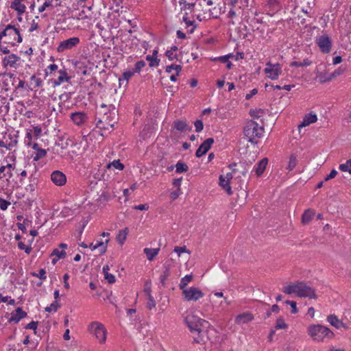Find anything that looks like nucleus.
I'll return each instance as SVG.
<instances>
[{
	"label": "nucleus",
	"mask_w": 351,
	"mask_h": 351,
	"mask_svg": "<svg viewBox=\"0 0 351 351\" xmlns=\"http://www.w3.org/2000/svg\"><path fill=\"white\" fill-rule=\"evenodd\" d=\"M308 334L313 337V340L321 341L324 337L332 339L335 335L330 329L321 324H313L308 328Z\"/></svg>",
	"instance_id": "obj_1"
},
{
	"label": "nucleus",
	"mask_w": 351,
	"mask_h": 351,
	"mask_svg": "<svg viewBox=\"0 0 351 351\" xmlns=\"http://www.w3.org/2000/svg\"><path fill=\"white\" fill-rule=\"evenodd\" d=\"M263 131V127L259 126L258 123L253 120L248 121L244 128V134L249 138L251 143H256L255 138H260Z\"/></svg>",
	"instance_id": "obj_2"
},
{
	"label": "nucleus",
	"mask_w": 351,
	"mask_h": 351,
	"mask_svg": "<svg viewBox=\"0 0 351 351\" xmlns=\"http://www.w3.org/2000/svg\"><path fill=\"white\" fill-rule=\"evenodd\" d=\"M89 330L94 334L95 337L101 343H104L106 340L107 330L104 326L98 322H93L89 327Z\"/></svg>",
	"instance_id": "obj_3"
},
{
	"label": "nucleus",
	"mask_w": 351,
	"mask_h": 351,
	"mask_svg": "<svg viewBox=\"0 0 351 351\" xmlns=\"http://www.w3.org/2000/svg\"><path fill=\"white\" fill-rule=\"evenodd\" d=\"M117 118L115 117L114 118V116H110L108 113L104 112L103 117L101 119H99L97 123L96 126L97 128L104 130H109L110 129L114 128V123H117Z\"/></svg>",
	"instance_id": "obj_4"
},
{
	"label": "nucleus",
	"mask_w": 351,
	"mask_h": 351,
	"mask_svg": "<svg viewBox=\"0 0 351 351\" xmlns=\"http://www.w3.org/2000/svg\"><path fill=\"white\" fill-rule=\"evenodd\" d=\"M298 297L309 298L310 299H317V295L315 293V289L312 287L307 285L304 281L299 282Z\"/></svg>",
	"instance_id": "obj_5"
},
{
	"label": "nucleus",
	"mask_w": 351,
	"mask_h": 351,
	"mask_svg": "<svg viewBox=\"0 0 351 351\" xmlns=\"http://www.w3.org/2000/svg\"><path fill=\"white\" fill-rule=\"evenodd\" d=\"M182 295L186 301H197L202 298L204 293L199 289L191 287L182 290Z\"/></svg>",
	"instance_id": "obj_6"
},
{
	"label": "nucleus",
	"mask_w": 351,
	"mask_h": 351,
	"mask_svg": "<svg viewBox=\"0 0 351 351\" xmlns=\"http://www.w3.org/2000/svg\"><path fill=\"white\" fill-rule=\"evenodd\" d=\"M316 43L323 53H327L330 51L332 42L328 35L320 36L317 38Z\"/></svg>",
	"instance_id": "obj_7"
},
{
	"label": "nucleus",
	"mask_w": 351,
	"mask_h": 351,
	"mask_svg": "<svg viewBox=\"0 0 351 351\" xmlns=\"http://www.w3.org/2000/svg\"><path fill=\"white\" fill-rule=\"evenodd\" d=\"M80 43L78 37H72L62 41L57 48L58 52H63L65 50L71 49Z\"/></svg>",
	"instance_id": "obj_8"
},
{
	"label": "nucleus",
	"mask_w": 351,
	"mask_h": 351,
	"mask_svg": "<svg viewBox=\"0 0 351 351\" xmlns=\"http://www.w3.org/2000/svg\"><path fill=\"white\" fill-rule=\"evenodd\" d=\"M172 132L176 130L181 132H191L192 126L189 125L186 120L176 119L171 125Z\"/></svg>",
	"instance_id": "obj_9"
},
{
	"label": "nucleus",
	"mask_w": 351,
	"mask_h": 351,
	"mask_svg": "<svg viewBox=\"0 0 351 351\" xmlns=\"http://www.w3.org/2000/svg\"><path fill=\"white\" fill-rule=\"evenodd\" d=\"M197 321H198V317L194 315H187L184 318V322L190 331H196L199 334L202 332V329L197 328Z\"/></svg>",
	"instance_id": "obj_10"
},
{
	"label": "nucleus",
	"mask_w": 351,
	"mask_h": 351,
	"mask_svg": "<svg viewBox=\"0 0 351 351\" xmlns=\"http://www.w3.org/2000/svg\"><path fill=\"white\" fill-rule=\"evenodd\" d=\"M51 180L57 186H63L66 182V176L60 171H54L51 175Z\"/></svg>",
	"instance_id": "obj_11"
},
{
	"label": "nucleus",
	"mask_w": 351,
	"mask_h": 351,
	"mask_svg": "<svg viewBox=\"0 0 351 351\" xmlns=\"http://www.w3.org/2000/svg\"><path fill=\"white\" fill-rule=\"evenodd\" d=\"M27 316V314L24 311L22 307H17L14 311L11 314L10 318L8 319V322L18 323L21 319Z\"/></svg>",
	"instance_id": "obj_12"
},
{
	"label": "nucleus",
	"mask_w": 351,
	"mask_h": 351,
	"mask_svg": "<svg viewBox=\"0 0 351 351\" xmlns=\"http://www.w3.org/2000/svg\"><path fill=\"white\" fill-rule=\"evenodd\" d=\"M265 73L268 75V77L272 80H277L278 76L282 73V69L279 63L276 64V67H266L264 70Z\"/></svg>",
	"instance_id": "obj_13"
},
{
	"label": "nucleus",
	"mask_w": 351,
	"mask_h": 351,
	"mask_svg": "<svg viewBox=\"0 0 351 351\" xmlns=\"http://www.w3.org/2000/svg\"><path fill=\"white\" fill-rule=\"evenodd\" d=\"M215 141L213 138H206L198 147L195 154H206L210 149Z\"/></svg>",
	"instance_id": "obj_14"
},
{
	"label": "nucleus",
	"mask_w": 351,
	"mask_h": 351,
	"mask_svg": "<svg viewBox=\"0 0 351 351\" xmlns=\"http://www.w3.org/2000/svg\"><path fill=\"white\" fill-rule=\"evenodd\" d=\"M88 118L84 112H75L71 114V119L77 125L82 124Z\"/></svg>",
	"instance_id": "obj_15"
},
{
	"label": "nucleus",
	"mask_w": 351,
	"mask_h": 351,
	"mask_svg": "<svg viewBox=\"0 0 351 351\" xmlns=\"http://www.w3.org/2000/svg\"><path fill=\"white\" fill-rule=\"evenodd\" d=\"M58 73H60L59 77L57 79L52 80L54 87L60 85L64 82H69L71 80V77L68 75L66 70H60L58 71Z\"/></svg>",
	"instance_id": "obj_16"
},
{
	"label": "nucleus",
	"mask_w": 351,
	"mask_h": 351,
	"mask_svg": "<svg viewBox=\"0 0 351 351\" xmlns=\"http://www.w3.org/2000/svg\"><path fill=\"white\" fill-rule=\"evenodd\" d=\"M253 319L254 316L251 313H243L235 317V323L237 324H246L251 322Z\"/></svg>",
	"instance_id": "obj_17"
},
{
	"label": "nucleus",
	"mask_w": 351,
	"mask_h": 351,
	"mask_svg": "<svg viewBox=\"0 0 351 351\" xmlns=\"http://www.w3.org/2000/svg\"><path fill=\"white\" fill-rule=\"evenodd\" d=\"M268 164V158H264L262 160H261L254 167V170L256 173V175L258 177H260L262 176L263 172L265 171L266 167Z\"/></svg>",
	"instance_id": "obj_18"
},
{
	"label": "nucleus",
	"mask_w": 351,
	"mask_h": 351,
	"mask_svg": "<svg viewBox=\"0 0 351 351\" xmlns=\"http://www.w3.org/2000/svg\"><path fill=\"white\" fill-rule=\"evenodd\" d=\"M20 60V57L17 56L15 54H10L8 56H5L3 59V64L4 67H6L7 66H10L11 67L16 68V61Z\"/></svg>",
	"instance_id": "obj_19"
},
{
	"label": "nucleus",
	"mask_w": 351,
	"mask_h": 351,
	"mask_svg": "<svg viewBox=\"0 0 351 351\" xmlns=\"http://www.w3.org/2000/svg\"><path fill=\"white\" fill-rule=\"evenodd\" d=\"M317 120V115L313 112L306 114L302 122L299 125V128L306 127L311 123L316 122Z\"/></svg>",
	"instance_id": "obj_20"
},
{
	"label": "nucleus",
	"mask_w": 351,
	"mask_h": 351,
	"mask_svg": "<svg viewBox=\"0 0 351 351\" xmlns=\"http://www.w3.org/2000/svg\"><path fill=\"white\" fill-rule=\"evenodd\" d=\"M10 8L17 12L18 16H21L26 10V6L22 4L21 1L18 0H14L10 5Z\"/></svg>",
	"instance_id": "obj_21"
},
{
	"label": "nucleus",
	"mask_w": 351,
	"mask_h": 351,
	"mask_svg": "<svg viewBox=\"0 0 351 351\" xmlns=\"http://www.w3.org/2000/svg\"><path fill=\"white\" fill-rule=\"evenodd\" d=\"M299 282L298 281L296 283L289 285L288 286L284 287L282 288V291L288 295H291L293 293H296L298 296V287H299Z\"/></svg>",
	"instance_id": "obj_22"
},
{
	"label": "nucleus",
	"mask_w": 351,
	"mask_h": 351,
	"mask_svg": "<svg viewBox=\"0 0 351 351\" xmlns=\"http://www.w3.org/2000/svg\"><path fill=\"white\" fill-rule=\"evenodd\" d=\"M219 185L228 194L232 195V188L228 182V180H226L225 177L223 175H220L219 178Z\"/></svg>",
	"instance_id": "obj_23"
},
{
	"label": "nucleus",
	"mask_w": 351,
	"mask_h": 351,
	"mask_svg": "<svg viewBox=\"0 0 351 351\" xmlns=\"http://www.w3.org/2000/svg\"><path fill=\"white\" fill-rule=\"evenodd\" d=\"M164 267H165V270L160 276V282L161 284V286L163 287H165L166 286L165 280L170 276L171 265H170V264L165 263L164 265Z\"/></svg>",
	"instance_id": "obj_24"
},
{
	"label": "nucleus",
	"mask_w": 351,
	"mask_h": 351,
	"mask_svg": "<svg viewBox=\"0 0 351 351\" xmlns=\"http://www.w3.org/2000/svg\"><path fill=\"white\" fill-rule=\"evenodd\" d=\"M160 247L158 248H145L143 252L146 254L147 260L149 261H153L155 257L158 254Z\"/></svg>",
	"instance_id": "obj_25"
},
{
	"label": "nucleus",
	"mask_w": 351,
	"mask_h": 351,
	"mask_svg": "<svg viewBox=\"0 0 351 351\" xmlns=\"http://www.w3.org/2000/svg\"><path fill=\"white\" fill-rule=\"evenodd\" d=\"M327 321L332 326L337 329L340 328V325H342V321L339 319L335 315H329L327 317Z\"/></svg>",
	"instance_id": "obj_26"
},
{
	"label": "nucleus",
	"mask_w": 351,
	"mask_h": 351,
	"mask_svg": "<svg viewBox=\"0 0 351 351\" xmlns=\"http://www.w3.org/2000/svg\"><path fill=\"white\" fill-rule=\"evenodd\" d=\"M314 212L311 209H307L302 215L301 221L303 224L308 223L313 219Z\"/></svg>",
	"instance_id": "obj_27"
},
{
	"label": "nucleus",
	"mask_w": 351,
	"mask_h": 351,
	"mask_svg": "<svg viewBox=\"0 0 351 351\" xmlns=\"http://www.w3.org/2000/svg\"><path fill=\"white\" fill-rule=\"evenodd\" d=\"M128 234V228H125L123 230H121L119 232V234L117 236V241L121 244L123 245L125 241L126 240L127 235Z\"/></svg>",
	"instance_id": "obj_28"
},
{
	"label": "nucleus",
	"mask_w": 351,
	"mask_h": 351,
	"mask_svg": "<svg viewBox=\"0 0 351 351\" xmlns=\"http://www.w3.org/2000/svg\"><path fill=\"white\" fill-rule=\"evenodd\" d=\"M111 167H113L119 171H122L125 168V165L121 162L119 159L114 160L112 162L108 163L106 168L109 169Z\"/></svg>",
	"instance_id": "obj_29"
},
{
	"label": "nucleus",
	"mask_w": 351,
	"mask_h": 351,
	"mask_svg": "<svg viewBox=\"0 0 351 351\" xmlns=\"http://www.w3.org/2000/svg\"><path fill=\"white\" fill-rule=\"evenodd\" d=\"M232 183H235L236 184H238L237 189L242 190L243 193L247 194V192L245 190V188H246V185H247L246 182L245 180H242L240 176L235 177Z\"/></svg>",
	"instance_id": "obj_30"
},
{
	"label": "nucleus",
	"mask_w": 351,
	"mask_h": 351,
	"mask_svg": "<svg viewBox=\"0 0 351 351\" xmlns=\"http://www.w3.org/2000/svg\"><path fill=\"white\" fill-rule=\"evenodd\" d=\"M193 276L192 274H187L184 276L180 281V283L179 285L180 289L182 291L186 288V286L189 282H191L193 280Z\"/></svg>",
	"instance_id": "obj_31"
},
{
	"label": "nucleus",
	"mask_w": 351,
	"mask_h": 351,
	"mask_svg": "<svg viewBox=\"0 0 351 351\" xmlns=\"http://www.w3.org/2000/svg\"><path fill=\"white\" fill-rule=\"evenodd\" d=\"M134 75V73L133 72V71H125L122 75V77H120L119 79L120 86H121L123 82H125V86H126L128 83L129 79L131 77H132Z\"/></svg>",
	"instance_id": "obj_32"
},
{
	"label": "nucleus",
	"mask_w": 351,
	"mask_h": 351,
	"mask_svg": "<svg viewBox=\"0 0 351 351\" xmlns=\"http://www.w3.org/2000/svg\"><path fill=\"white\" fill-rule=\"evenodd\" d=\"M175 167L176 172L178 173H184L189 170V167L186 165V164L181 161H178L175 165Z\"/></svg>",
	"instance_id": "obj_33"
},
{
	"label": "nucleus",
	"mask_w": 351,
	"mask_h": 351,
	"mask_svg": "<svg viewBox=\"0 0 351 351\" xmlns=\"http://www.w3.org/2000/svg\"><path fill=\"white\" fill-rule=\"evenodd\" d=\"M178 50V47L172 46L169 50H167L165 52V56L168 58L169 60H173L175 59L178 60V56L173 55V52Z\"/></svg>",
	"instance_id": "obj_34"
},
{
	"label": "nucleus",
	"mask_w": 351,
	"mask_h": 351,
	"mask_svg": "<svg viewBox=\"0 0 351 351\" xmlns=\"http://www.w3.org/2000/svg\"><path fill=\"white\" fill-rule=\"evenodd\" d=\"M343 71H344V69L339 67L337 69H336L334 72L330 73L329 78H325L321 81H322V82H328V81L331 80L332 78L341 75L343 73Z\"/></svg>",
	"instance_id": "obj_35"
},
{
	"label": "nucleus",
	"mask_w": 351,
	"mask_h": 351,
	"mask_svg": "<svg viewBox=\"0 0 351 351\" xmlns=\"http://www.w3.org/2000/svg\"><path fill=\"white\" fill-rule=\"evenodd\" d=\"M288 328V325L285 322V320L282 317H280L277 319L275 329L280 330V329H286Z\"/></svg>",
	"instance_id": "obj_36"
},
{
	"label": "nucleus",
	"mask_w": 351,
	"mask_h": 351,
	"mask_svg": "<svg viewBox=\"0 0 351 351\" xmlns=\"http://www.w3.org/2000/svg\"><path fill=\"white\" fill-rule=\"evenodd\" d=\"M146 60L149 62V66L150 67H156L159 65L160 63V59L156 57H152L150 55H147L146 56Z\"/></svg>",
	"instance_id": "obj_37"
},
{
	"label": "nucleus",
	"mask_w": 351,
	"mask_h": 351,
	"mask_svg": "<svg viewBox=\"0 0 351 351\" xmlns=\"http://www.w3.org/2000/svg\"><path fill=\"white\" fill-rule=\"evenodd\" d=\"M172 70H175L176 71V75H179L180 71H182V66L179 64H172L166 67L165 71L167 73H171Z\"/></svg>",
	"instance_id": "obj_38"
},
{
	"label": "nucleus",
	"mask_w": 351,
	"mask_h": 351,
	"mask_svg": "<svg viewBox=\"0 0 351 351\" xmlns=\"http://www.w3.org/2000/svg\"><path fill=\"white\" fill-rule=\"evenodd\" d=\"M339 169L343 172H348L351 174V159H349L346 161V163L341 164L339 167Z\"/></svg>",
	"instance_id": "obj_39"
},
{
	"label": "nucleus",
	"mask_w": 351,
	"mask_h": 351,
	"mask_svg": "<svg viewBox=\"0 0 351 351\" xmlns=\"http://www.w3.org/2000/svg\"><path fill=\"white\" fill-rule=\"evenodd\" d=\"M146 63L144 60H139L136 62L134 65V68L133 69V72L134 73H139L141 71V69L145 66Z\"/></svg>",
	"instance_id": "obj_40"
},
{
	"label": "nucleus",
	"mask_w": 351,
	"mask_h": 351,
	"mask_svg": "<svg viewBox=\"0 0 351 351\" xmlns=\"http://www.w3.org/2000/svg\"><path fill=\"white\" fill-rule=\"evenodd\" d=\"M297 162H298V160H297L295 156L291 155L287 169H289V171L293 170L295 167Z\"/></svg>",
	"instance_id": "obj_41"
},
{
	"label": "nucleus",
	"mask_w": 351,
	"mask_h": 351,
	"mask_svg": "<svg viewBox=\"0 0 351 351\" xmlns=\"http://www.w3.org/2000/svg\"><path fill=\"white\" fill-rule=\"evenodd\" d=\"M311 62L308 59L304 60L302 62L294 61L291 63V66L300 67V66H307L311 65Z\"/></svg>",
	"instance_id": "obj_42"
},
{
	"label": "nucleus",
	"mask_w": 351,
	"mask_h": 351,
	"mask_svg": "<svg viewBox=\"0 0 351 351\" xmlns=\"http://www.w3.org/2000/svg\"><path fill=\"white\" fill-rule=\"evenodd\" d=\"M66 255V253L64 250L60 251L57 248L54 249L51 254V256H56L59 259L65 258Z\"/></svg>",
	"instance_id": "obj_43"
},
{
	"label": "nucleus",
	"mask_w": 351,
	"mask_h": 351,
	"mask_svg": "<svg viewBox=\"0 0 351 351\" xmlns=\"http://www.w3.org/2000/svg\"><path fill=\"white\" fill-rule=\"evenodd\" d=\"M31 275L32 276H35L39 278L41 280H45L47 278L46 271L45 269H40L38 271V273L32 272Z\"/></svg>",
	"instance_id": "obj_44"
},
{
	"label": "nucleus",
	"mask_w": 351,
	"mask_h": 351,
	"mask_svg": "<svg viewBox=\"0 0 351 351\" xmlns=\"http://www.w3.org/2000/svg\"><path fill=\"white\" fill-rule=\"evenodd\" d=\"M179 3L180 5H183L181 10L187 8L191 11L194 10V7L195 5V3H187L186 0H180Z\"/></svg>",
	"instance_id": "obj_45"
},
{
	"label": "nucleus",
	"mask_w": 351,
	"mask_h": 351,
	"mask_svg": "<svg viewBox=\"0 0 351 351\" xmlns=\"http://www.w3.org/2000/svg\"><path fill=\"white\" fill-rule=\"evenodd\" d=\"M38 325V322L37 321H32L29 324H27L25 326V329H32L34 330L35 335H37V327Z\"/></svg>",
	"instance_id": "obj_46"
},
{
	"label": "nucleus",
	"mask_w": 351,
	"mask_h": 351,
	"mask_svg": "<svg viewBox=\"0 0 351 351\" xmlns=\"http://www.w3.org/2000/svg\"><path fill=\"white\" fill-rule=\"evenodd\" d=\"M173 251L178 254V256H180V254L183 252H187L188 254H190V251L186 248L185 245L182 247L176 246Z\"/></svg>",
	"instance_id": "obj_47"
},
{
	"label": "nucleus",
	"mask_w": 351,
	"mask_h": 351,
	"mask_svg": "<svg viewBox=\"0 0 351 351\" xmlns=\"http://www.w3.org/2000/svg\"><path fill=\"white\" fill-rule=\"evenodd\" d=\"M261 113V114H263L264 113V110L261 109V108H258V109H251L250 110V115L251 117H253L254 118H259L261 117V115L258 114V113Z\"/></svg>",
	"instance_id": "obj_48"
},
{
	"label": "nucleus",
	"mask_w": 351,
	"mask_h": 351,
	"mask_svg": "<svg viewBox=\"0 0 351 351\" xmlns=\"http://www.w3.org/2000/svg\"><path fill=\"white\" fill-rule=\"evenodd\" d=\"M285 304H289L291 307V313L295 314L298 312V309L297 308V303L293 300H286L285 302Z\"/></svg>",
	"instance_id": "obj_49"
},
{
	"label": "nucleus",
	"mask_w": 351,
	"mask_h": 351,
	"mask_svg": "<svg viewBox=\"0 0 351 351\" xmlns=\"http://www.w3.org/2000/svg\"><path fill=\"white\" fill-rule=\"evenodd\" d=\"M194 125L196 132H200L204 128V123L202 120L197 119L195 121Z\"/></svg>",
	"instance_id": "obj_50"
},
{
	"label": "nucleus",
	"mask_w": 351,
	"mask_h": 351,
	"mask_svg": "<svg viewBox=\"0 0 351 351\" xmlns=\"http://www.w3.org/2000/svg\"><path fill=\"white\" fill-rule=\"evenodd\" d=\"M338 172L335 169H332L330 173L326 175L325 177H324V181L326 182V181H328L331 179H333L336 177V176L337 175Z\"/></svg>",
	"instance_id": "obj_51"
},
{
	"label": "nucleus",
	"mask_w": 351,
	"mask_h": 351,
	"mask_svg": "<svg viewBox=\"0 0 351 351\" xmlns=\"http://www.w3.org/2000/svg\"><path fill=\"white\" fill-rule=\"evenodd\" d=\"M148 302L147 303V308L151 310L152 308L156 306V302L154 299V297L152 295L147 296Z\"/></svg>",
	"instance_id": "obj_52"
},
{
	"label": "nucleus",
	"mask_w": 351,
	"mask_h": 351,
	"mask_svg": "<svg viewBox=\"0 0 351 351\" xmlns=\"http://www.w3.org/2000/svg\"><path fill=\"white\" fill-rule=\"evenodd\" d=\"M106 113H108L110 116H114V118L117 116V110H116V108L114 105L111 104L108 107V112H106Z\"/></svg>",
	"instance_id": "obj_53"
},
{
	"label": "nucleus",
	"mask_w": 351,
	"mask_h": 351,
	"mask_svg": "<svg viewBox=\"0 0 351 351\" xmlns=\"http://www.w3.org/2000/svg\"><path fill=\"white\" fill-rule=\"evenodd\" d=\"M10 205V202L6 199H4L3 198H0V208L2 210H7L8 206Z\"/></svg>",
	"instance_id": "obj_54"
},
{
	"label": "nucleus",
	"mask_w": 351,
	"mask_h": 351,
	"mask_svg": "<svg viewBox=\"0 0 351 351\" xmlns=\"http://www.w3.org/2000/svg\"><path fill=\"white\" fill-rule=\"evenodd\" d=\"M181 193H182L181 189H177L176 190L172 191L170 193V198L172 200H175V199L178 198V197L181 195Z\"/></svg>",
	"instance_id": "obj_55"
},
{
	"label": "nucleus",
	"mask_w": 351,
	"mask_h": 351,
	"mask_svg": "<svg viewBox=\"0 0 351 351\" xmlns=\"http://www.w3.org/2000/svg\"><path fill=\"white\" fill-rule=\"evenodd\" d=\"M104 278H105V280H107V282L109 284H113L116 281L115 276L113 274H110V273L106 274V275L104 276Z\"/></svg>",
	"instance_id": "obj_56"
},
{
	"label": "nucleus",
	"mask_w": 351,
	"mask_h": 351,
	"mask_svg": "<svg viewBox=\"0 0 351 351\" xmlns=\"http://www.w3.org/2000/svg\"><path fill=\"white\" fill-rule=\"evenodd\" d=\"M36 184V182L35 181V178L30 180V183L27 186L25 189L27 191H29L30 192H33L35 191V186Z\"/></svg>",
	"instance_id": "obj_57"
},
{
	"label": "nucleus",
	"mask_w": 351,
	"mask_h": 351,
	"mask_svg": "<svg viewBox=\"0 0 351 351\" xmlns=\"http://www.w3.org/2000/svg\"><path fill=\"white\" fill-rule=\"evenodd\" d=\"M50 6H52V1H45V2L43 3V5H41L40 7H39L38 11H39V12H43L45 11L46 8H48Z\"/></svg>",
	"instance_id": "obj_58"
},
{
	"label": "nucleus",
	"mask_w": 351,
	"mask_h": 351,
	"mask_svg": "<svg viewBox=\"0 0 351 351\" xmlns=\"http://www.w3.org/2000/svg\"><path fill=\"white\" fill-rule=\"evenodd\" d=\"M210 60L213 62H221L222 63H226L227 62L226 56H222L215 58H211Z\"/></svg>",
	"instance_id": "obj_59"
},
{
	"label": "nucleus",
	"mask_w": 351,
	"mask_h": 351,
	"mask_svg": "<svg viewBox=\"0 0 351 351\" xmlns=\"http://www.w3.org/2000/svg\"><path fill=\"white\" fill-rule=\"evenodd\" d=\"M206 324H208V322L207 321H206L205 319H203L198 317V321H197V328L202 329V327L203 328L206 327Z\"/></svg>",
	"instance_id": "obj_60"
},
{
	"label": "nucleus",
	"mask_w": 351,
	"mask_h": 351,
	"mask_svg": "<svg viewBox=\"0 0 351 351\" xmlns=\"http://www.w3.org/2000/svg\"><path fill=\"white\" fill-rule=\"evenodd\" d=\"M32 132H28L27 134H26V136H25V143L30 146L32 145Z\"/></svg>",
	"instance_id": "obj_61"
},
{
	"label": "nucleus",
	"mask_w": 351,
	"mask_h": 351,
	"mask_svg": "<svg viewBox=\"0 0 351 351\" xmlns=\"http://www.w3.org/2000/svg\"><path fill=\"white\" fill-rule=\"evenodd\" d=\"M182 180V178H175L173 180L172 184L174 187H176L177 189H180L181 182Z\"/></svg>",
	"instance_id": "obj_62"
},
{
	"label": "nucleus",
	"mask_w": 351,
	"mask_h": 351,
	"mask_svg": "<svg viewBox=\"0 0 351 351\" xmlns=\"http://www.w3.org/2000/svg\"><path fill=\"white\" fill-rule=\"evenodd\" d=\"M31 80H33L35 82V88H39L42 86V80L40 78L36 77L35 75H32L31 77Z\"/></svg>",
	"instance_id": "obj_63"
},
{
	"label": "nucleus",
	"mask_w": 351,
	"mask_h": 351,
	"mask_svg": "<svg viewBox=\"0 0 351 351\" xmlns=\"http://www.w3.org/2000/svg\"><path fill=\"white\" fill-rule=\"evenodd\" d=\"M110 199V195L108 193L103 192L101 195L99 197V201L101 202L102 200L104 202H108Z\"/></svg>",
	"instance_id": "obj_64"
}]
</instances>
